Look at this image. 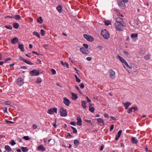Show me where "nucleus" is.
Listing matches in <instances>:
<instances>
[{"instance_id": "f257e3e1", "label": "nucleus", "mask_w": 152, "mask_h": 152, "mask_svg": "<svg viewBox=\"0 0 152 152\" xmlns=\"http://www.w3.org/2000/svg\"><path fill=\"white\" fill-rule=\"evenodd\" d=\"M115 26L116 30L119 31L123 30V27L126 26V24H119L118 23H115Z\"/></svg>"}, {"instance_id": "f03ea898", "label": "nucleus", "mask_w": 152, "mask_h": 152, "mask_svg": "<svg viewBox=\"0 0 152 152\" xmlns=\"http://www.w3.org/2000/svg\"><path fill=\"white\" fill-rule=\"evenodd\" d=\"M101 34L103 37L106 39H108L109 37V33L106 29L102 30Z\"/></svg>"}, {"instance_id": "7ed1b4c3", "label": "nucleus", "mask_w": 152, "mask_h": 152, "mask_svg": "<svg viewBox=\"0 0 152 152\" xmlns=\"http://www.w3.org/2000/svg\"><path fill=\"white\" fill-rule=\"evenodd\" d=\"M60 115L62 117H65L67 115L66 110L64 109L62 107H61L60 109Z\"/></svg>"}, {"instance_id": "20e7f679", "label": "nucleus", "mask_w": 152, "mask_h": 152, "mask_svg": "<svg viewBox=\"0 0 152 152\" xmlns=\"http://www.w3.org/2000/svg\"><path fill=\"white\" fill-rule=\"evenodd\" d=\"M83 37L85 39L89 42H92L94 40V37L90 35L84 34Z\"/></svg>"}, {"instance_id": "39448f33", "label": "nucleus", "mask_w": 152, "mask_h": 152, "mask_svg": "<svg viewBox=\"0 0 152 152\" xmlns=\"http://www.w3.org/2000/svg\"><path fill=\"white\" fill-rule=\"evenodd\" d=\"M19 59L20 61H23L25 63L30 65H33L34 63H31V61L24 58L20 56H19Z\"/></svg>"}, {"instance_id": "423d86ee", "label": "nucleus", "mask_w": 152, "mask_h": 152, "mask_svg": "<svg viewBox=\"0 0 152 152\" xmlns=\"http://www.w3.org/2000/svg\"><path fill=\"white\" fill-rule=\"evenodd\" d=\"M50 122H49V124H52L53 126L54 127V128H56L57 127L56 125V119L55 118H51Z\"/></svg>"}, {"instance_id": "0eeeda50", "label": "nucleus", "mask_w": 152, "mask_h": 152, "mask_svg": "<svg viewBox=\"0 0 152 152\" xmlns=\"http://www.w3.org/2000/svg\"><path fill=\"white\" fill-rule=\"evenodd\" d=\"M117 1L118 5L119 7L123 9L125 8V4L122 0H118Z\"/></svg>"}, {"instance_id": "6e6552de", "label": "nucleus", "mask_w": 152, "mask_h": 152, "mask_svg": "<svg viewBox=\"0 0 152 152\" xmlns=\"http://www.w3.org/2000/svg\"><path fill=\"white\" fill-rule=\"evenodd\" d=\"M30 74L31 76H37L39 74V72L38 71L34 69L33 70L30 71Z\"/></svg>"}, {"instance_id": "1a4fd4ad", "label": "nucleus", "mask_w": 152, "mask_h": 152, "mask_svg": "<svg viewBox=\"0 0 152 152\" xmlns=\"http://www.w3.org/2000/svg\"><path fill=\"white\" fill-rule=\"evenodd\" d=\"M17 83L20 86L23 85L24 83L23 79L21 77H19L17 79Z\"/></svg>"}, {"instance_id": "9d476101", "label": "nucleus", "mask_w": 152, "mask_h": 152, "mask_svg": "<svg viewBox=\"0 0 152 152\" xmlns=\"http://www.w3.org/2000/svg\"><path fill=\"white\" fill-rule=\"evenodd\" d=\"M57 108H54L48 110V113L53 114L54 113H57Z\"/></svg>"}, {"instance_id": "9b49d317", "label": "nucleus", "mask_w": 152, "mask_h": 152, "mask_svg": "<svg viewBox=\"0 0 152 152\" xmlns=\"http://www.w3.org/2000/svg\"><path fill=\"white\" fill-rule=\"evenodd\" d=\"M115 23H118L119 24H126L124 22L123 19L122 18L118 17L116 19Z\"/></svg>"}, {"instance_id": "f8f14e48", "label": "nucleus", "mask_w": 152, "mask_h": 152, "mask_svg": "<svg viewBox=\"0 0 152 152\" xmlns=\"http://www.w3.org/2000/svg\"><path fill=\"white\" fill-rule=\"evenodd\" d=\"M138 34L137 33L132 34L131 35V37L132 39L134 41H136L137 39Z\"/></svg>"}, {"instance_id": "ddd939ff", "label": "nucleus", "mask_w": 152, "mask_h": 152, "mask_svg": "<svg viewBox=\"0 0 152 152\" xmlns=\"http://www.w3.org/2000/svg\"><path fill=\"white\" fill-rule=\"evenodd\" d=\"M63 102L67 106H69L70 103L69 100L66 97L64 98Z\"/></svg>"}, {"instance_id": "4468645a", "label": "nucleus", "mask_w": 152, "mask_h": 152, "mask_svg": "<svg viewBox=\"0 0 152 152\" xmlns=\"http://www.w3.org/2000/svg\"><path fill=\"white\" fill-rule=\"evenodd\" d=\"M98 123L100 125L104 124V121L101 118H99L96 119Z\"/></svg>"}, {"instance_id": "2eb2a0df", "label": "nucleus", "mask_w": 152, "mask_h": 152, "mask_svg": "<svg viewBox=\"0 0 152 152\" xmlns=\"http://www.w3.org/2000/svg\"><path fill=\"white\" fill-rule=\"evenodd\" d=\"M80 51L84 54H87L88 53V50H85V48L83 47H81L80 49Z\"/></svg>"}, {"instance_id": "dca6fc26", "label": "nucleus", "mask_w": 152, "mask_h": 152, "mask_svg": "<svg viewBox=\"0 0 152 152\" xmlns=\"http://www.w3.org/2000/svg\"><path fill=\"white\" fill-rule=\"evenodd\" d=\"M77 124L79 126H81L82 122L81 118L80 117H78L77 118Z\"/></svg>"}, {"instance_id": "f3484780", "label": "nucleus", "mask_w": 152, "mask_h": 152, "mask_svg": "<svg viewBox=\"0 0 152 152\" xmlns=\"http://www.w3.org/2000/svg\"><path fill=\"white\" fill-rule=\"evenodd\" d=\"M37 150L41 151H44L45 150V148L42 145H40L38 147Z\"/></svg>"}, {"instance_id": "a211bd4d", "label": "nucleus", "mask_w": 152, "mask_h": 152, "mask_svg": "<svg viewBox=\"0 0 152 152\" xmlns=\"http://www.w3.org/2000/svg\"><path fill=\"white\" fill-rule=\"evenodd\" d=\"M117 58L119 59L121 62L123 63H124L126 61L122 57H121L120 56H117Z\"/></svg>"}, {"instance_id": "6ab92c4d", "label": "nucleus", "mask_w": 152, "mask_h": 152, "mask_svg": "<svg viewBox=\"0 0 152 152\" xmlns=\"http://www.w3.org/2000/svg\"><path fill=\"white\" fill-rule=\"evenodd\" d=\"M123 104L125 106V109H127L128 108L129 106L130 105H131L132 104L129 102L126 103H123Z\"/></svg>"}, {"instance_id": "aec40b11", "label": "nucleus", "mask_w": 152, "mask_h": 152, "mask_svg": "<svg viewBox=\"0 0 152 152\" xmlns=\"http://www.w3.org/2000/svg\"><path fill=\"white\" fill-rule=\"evenodd\" d=\"M109 72L111 77H112V78L113 77V76L115 75V72L112 69H110V70Z\"/></svg>"}, {"instance_id": "412c9836", "label": "nucleus", "mask_w": 152, "mask_h": 152, "mask_svg": "<svg viewBox=\"0 0 152 152\" xmlns=\"http://www.w3.org/2000/svg\"><path fill=\"white\" fill-rule=\"evenodd\" d=\"M86 102L85 101H82L81 102V105L82 107L84 109L86 108Z\"/></svg>"}, {"instance_id": "4be33fe9", "label": "nucleus", "mask_w": 152, "mask_h": 152, "mask_svg": "<svg viewBox=\"0 0 152 152\" xmlns=\"http://www.w3.org/2000/svg\"><path fill=\"white\" fill-rule=\"evenodd\" d=\"M72 98L73 100H76L78 98L77 94L75 93H72Z\"/></svg>"}, {"instance_id": "5701e85b", "label": "nucleus", "mask_w": 152, "mask_h": 152, "mask_svg": "<svg viewBox=\"0 0 152 152\" xmlns=\"http://www.w3.org/2000/svg\"><path fill=\"white\" fill-rule=\"evenodd\" d=\"M18 48L22 51L24 52V45L23 44H19Z\"/></svg>"}, {"instance_id": "b1692460", "label": "nucleus", "mask_w": 152, "mask_h": 152, "mask_svg": "<svg viewBox=\"0 0 152 152\" xmlns=\"http://www.w3.org/2000/svg\"><path fill=\"white\" fill-rule=\"evenodd\" d=\"M131 140L132 142L134 144H137L138 142V140L135 137H132Z\"/></svg>"}, {"instance_id": "393cba45", "label": "nucleus", "mask_w": 152, "mask_h": 152, "mask_svg": "<svg viewBox=\"0 0 152 152\" xmlns=\"http://www.w3.org/2000/svg\"><path fill=\"white\" fill-rule=\"evenodd\" d=\"M18 39L17 38H14L11 40V42L12 44H15L18 42Z\"/></svg>"}, {"instance_id": "a878e982", "label": "nucleus", "mask_w": 152, "mask_h": 152, "mask_svg": "<svg viewBox=\"0 0 152 152\" xmlns=\"http://www.w3.org/2000/svg\"><path fill=\"white\" fill-rule=\"evenodd\" d=\"M5 149L8 152L12 150L10 147L8 145L5 146Z\"/></svg>"}, {"instance_id": "bb28decb", "label": "nucleus", "mask_w": 152, "mask_h": 152, "mask_svg": "<svg viewBox=\"0 0 152 152\" xmlns=\"http://www.w3.org/2000/svg\"><path fill=\"white\" fill-rule=\"evenodd\" d=\"M56 9L59 12V13L61 12H62V11H61L62 7H61V6L60 5H58L56 7Z\"/></svg>"}, {"instance_id": "cd10ccee", "label": "nucleus", "mask_w": 152, "mask_h": 152, "mask_svg": "<svg viewBox=\"0 0 152 152\" xmlns=\"http://www.w3.org/2000/svg\"><path fill=\"white\" fill-rule=\"evenodd\" d=\"M13 26L14 28L18 29L19 27V24L17 23H13Z\"/></svg>"}, {"instance_id": "c85d7f7f", "label": "nucleus", "mask_w": 152, "mask_h": 152, "mask_svg": "<svg viewBox=\"0 0 152 152\" xmlns=\"http://www.w3.org/2000/svg\"><path fill=\"white\" fill-rule=\"evenodd\" d=\"M74 143L75 145L77 146L79 145L80 142L78 140H75L74 141Z\"/></svg>"}, {"instance_id": "c756f323", "label": "nucleus", "mask_w": 152, "mask_h": 152, "mask_svg": "<svg viewBox=\"0 0 152 152\" xmlns=\"http://www.w3.org/2000/svg\"><path fill=\"white\" fill-rule=\"evenodd\" d=\"M20 16L19 15H15L14 16V18L17 20H19L20 19Z\"/></svg>"}, {"instance_id": "7c9ffc66", "label": "nucleus", "mask_w": 152, "mask_h": 152, "mask_svg": "<svg viewBox=\"0 0 152 152\" xmlns=\"http://www.w3.org/2000/svg\"><path fill=\"white\" fill-rule=\"evenodd\" d=\"M33 34L34 35L37 36V37L39 38H40V34L38 32L36 31H34L33 32Z\"/></svg>"}, {"instance_id": "2f4dec72", "label": "nucleus", "mask_w": 152, "mask_h": 152, "mask_svg": "<svg viewBox=\"0 0 152 152\" xmlns=\"http://www.w3.org/2000/svg\"><path fill=\"white\" fill-rule=\"evenodd\" d=\"M22 151L23 152H27L28 151V149L27 147H22L21 148Z\"/></svg>"}, {"instance_id": "473e14b6", "label": "nucleus", "mask_w": 152, "mask_h": 152, "mask_svg": "<svg viewBox=\"0 0 152 152\" xmlns=\"http://www.w3.org/2000/svg\"><path fill=\"white\" fill-rule=\"evenodd\" d=\"M89 110L91 113H93L95 109L94 107H89Z\"/></svg>"}, {"instance_id": "72a5a7b5", "label": "nucleus", "mask_w": 152, "mask_h": 152, "mask_svg": "<svg viewBox=\"0 0 152 152\" xmlns=\"http://www.w3.org/2000/svg\"><path fill=\"white\" fill-rule=\"evenodd\" d=\"M42 21L43 20L41 17H39V18H38L37 21L40 23H42Z\"/></svg>"}, {"instance_id": "f704fd0d", "label": "nucleus", "mask_w": 152, "mask_h": 152, "mask_svg": "<svg viewBox=\"0 0 152 152\" xmlns=\"http://www.w3.org/2000/svg\"><path fill=\"white\" fill-rule=\"evenodd\" d=\"M124 64L128 68H129V69H131L132 68V67L129 65L126 62V61L125 62Z\"/></svg>"}, {"instance_id": "c9c22d12", "label": "nucleus", "mask_w": 152, "mask_h": 152, "mask_svg": "<svg viewBox=\"0 0 152 152\" xmlns=\"http://www.w3.org/2000/svg\"><path fill=\"white\" fill-rule=\"evenodd\" d=\"M4 27L5 28H6L7 29L10 30L12 29V28L10 25L8 26H5Z\"/></svg>"}, {"instance_id": "e433bc0d", "label": "nucleus", "mask_w": 152, "mask_h": 152, "mask_svg": "<svg viewBox=\"0 0 152 152\" xmlns=\"http://www.w3.org/2000/svg\"><path fill=\"white\" fill-rule=\"evenodd\" d=\"M11 60L12 59L10 58H7L4 60V62L5 63H7L9 61H11Z\"/></svg>"}, {"instance_id": "4c0bfd02", "label": "nucleus", "mask_w": 152, "mask_h": 152, "mask_svg": "<svg viewBox=\"0 0 152 152\" xmlns=\"http://www.w3.org/2000/svg\"><path fill=\"white\" fill-rule=\"evenodd\" d=\"M72 128L73 130V132L74 133H77V130L75 128V127L72 126L71 127Z\"/></svg>"}, {"instance_id": "58836bf2", "label": "nucleus", "mask_w": 152, "mask_h": 152, "mask_svg": "<svg viewBox=\"0 0 152 152\" xmlns=\"http://www.w3.org/2000/svg\"><path fill=\"white\" fill-rule=\"evenodd\" d=\"M41 34L42 36H44L45 34V31L43 29H41L40 30Z\"/></svg>"}, {"instance_id": "ea45409f", "label": "nucleus", "mask_w": 152, "mask_h": 152, "mask_svg": "<svg viewBox=\"0 0 152 152\" xmlns=\"http://www.w3.org/2000/svg\"><path fill=\"white\" fill-rule=\"evenodd\" d=\"M124 53L126 57H128L129 55V53L128 52L126 51H125L124 52Z\"/></svg>"}, {"instance_id": "a19ab883", "label": "nucleus", "mask_w": 152, "mask_h": 152, "mask_svg": "<svg viewBox=\"0 0 152 152\" xmlns=\"http://www.w3.org/2000/svg\"><path fill=\"white\" fill-rule=\"evenodd\" d=\"M51 71L53 75H55L56 74V72L54 69H51Z\"/></svg>"}, {"instance_id": "79ce46f5", "label": "nucleus", "mask_w": 152, "mask_h": 152, "mask_svg": "<svg viewBox=\"0 0 152 152\" xmlns=\"http://www.w3.org/2000/svg\"><path fill=\"white\" fill-rule=\"evenodd\" d=\"M23 138L26 140H28L29 139L28 136H24L23 137Z\"/></svg>"}, {"instance_id": "37998d69", "label": "nucleus", "mask_w": 152, "mask_h": 152, "mask_svg": "<svg viewBox=\"0 0 152 152\" xmlns=\"http://www.w3.org/2000/svg\"><path fill=\"white\" fill-rule=\"evenodd\" d=\"M10 143L11 145L12 146L16 144V143L14 140H12Z\"/></svg>"}, {"instance_id": "c03bdc74", "label": "nucleus", "mask_w": 152, "mask_h": 152, "mask_svg": "<svg viewBox=\"0 0 152 152\" xmlns=\"http://www.w3.org/2000/svg\"><path fill=\"white\" fill-rule=\"evenodd\" d=\"M145 58L146 60H149L150 58V56L148 55H145Z\"/></svg>"}, {"instance_id": "a18cd8bd", "label": "nucleus", "mask_w": 152, "mask_h": 152, "mask_svg": "<svg viewBox=\"0 0 152 152\" xmlns=\"http://www.w3.org/2000/svg\"><path fill=\"white\" fill-rule=\"evenodd\" d=\"M122 132V130H119L118 132V134H117L119 136H121V134Z\"/></svg>"}, {"instance_id": "49530a36", "label": "nucleus", "mask_w": 152, "mask_h": 152, "mask_svg": "<svg viewBox=\"0 0 152 152\" xmlns=\"http://www.w3.org/2000/svg\"><path fill=\"white\" fill-rule=\"evenodd\" d=\"M42 82V80L41 78H37V83H40Z\"/></svg>"}, {"instance_id": "de8ad7c7", "label": "nucleus", "mask_w": 152, "mask_h": 152, "mask_svg": "<svg viewBox=\"0 0 152 152\" xmlns=\"http://www.w3.org/2000/svg\"><path fill=\"white\" fill-rule=\"evenodd\" d=\"M83 46L86 49H88V45L85 44H83Z\"/></svg>"}, {"instance_id": "09e8293b", "label": "nucleus", "mask_w": 152, "mask_h": 152, "mask_svg": "<svg viewBox=\"0 0 152 152\" xmlns=\"http://www.w3.org/2000/svg\"><path fill=\"white\" fill-rule=\"evenodd\" d=\"M5 104L6 105H10L11 104V103L10 102L7 101L5 102Z\"/></svg>"}, {"instance_id": "8fccbe9b", "label": "nucleus", "mask_w": 152, "mask_h": 152, "mask_svg": "<svg viewBox=\"0 0 152 152\" xmlns=\"http://www.w3.org/2000/svg\"><path fill=\"white\" fill-rule=\"evenodd\" d=\"M80 87L82 88H84V85L83 83H81L80 85Z\"/></svg>"}, {"instance_id": "3c124183", "label": "nucleus", "mask_w": 152, "mask_h": 152, "mask_svg": "<svg viewBox=\"0 0 152 152\" xmlns=\"http://www.w3.org/2000/svg\"><path fill=\"white\" fill-rule=\"evenodd\" d=\"M132 107L130 108L127 111V112L128 113H130L132 112Z\"/></svg>"}, {"instance_id": "603ef678", "label": "nucleus", "mask_w": 152, "mask_h": 152, "mask_svg": "<svg viewBox=\"0 0 152 152\" xmlns=\"http://www.w3.org/2000/svg\"><path fill=\"white\" fill-rule=\"evenodd\" d=\"M105 24L107 26H108L109 24H110V21H105Z\"/></svg>"}, {"instance_id": "864d4df0", "label": "nucleus", "mask_w": 152, "mask_h": 152, "mask_svg": "<svg viewBox=\"0 0 152 152\" xmlns=\"http://www.w3.org/2000/svg\"><path fill=\"white\" fill-rule=\"evenodd\" d=\"M117 15L118 16H121L122 17H124V16L119 12L117 13Z\"/></svg>"}, {"instance_id": "5fc2aeb1", "label": "nucleus", "mask_w": 152, "mask_h": 152, "mask_svg": "<svg viewBox=\"0 0 152 152\" xmlns=\"http://www.w3.org/2000/svg\"><path fill=\"white\" fill-rule=\"evenodd\" d=\"M84 120L86 122L88 123L91 124V121L90 120H86V119H85Z\"/></svg>"}, {"instance_id": "6e6d98bb", "label": "nucleus", "mask_w": 152, "mask_h": 152, "mask_svg": "<svg viewBox=\"0 0 152 152\" xmlns=\"http://www.w3.org/2000/svg\"><path fill=\"white\" fill-rule=\"evenodd\" d=\"M86 59L88 61H91L92 59V58L90 57H87Z\"/></svg>"}, {"instance_id": "4d7b16f0", "label": "nucleus", "mask_w": 152, "mask_h": 152, "mask_svg": "<svg viewBox=\"0 0 152 152\" xmlns=\"http://www.w3.org/2000/svg\"><path fill=\"white\" fill-rule=\"evenodd\" d=\"M20 68L25 69H27V67L25 66H22L20 67Z\"/></svg>"}, {"instance_id": "13d9d810", "label": "nucleus", "mask_w": 152, "mask_h": 152, "mask_svg": "<svg viewBox=\"0 0 152 152\" xmlns=\"http://www.w3.org/2000/svg\"><path fill=\"white\" fill-rule=\"evenodd\" d=\"M114 127V126L112 124L111 125V127H110V131H111L113 129Z\"/></svg>"}, {"instance_id": "bf43d9fd", "label": "nucleus", "mask_w": 152, "mask_h": 152, "mask_svg": "<svg viewBox=\"0 0 152 152\" xmlns=\"http://www.w3.org/2000/svg\"><path fill=\"white\" fill-rule=\"evenodd\" d=\"M120 137V136H118V135H117L116 136H115V140L117 141L118 140V138Z\"/></svg>"}, {"instance_id": "052dcab7", "label": "nucleus", "mask_w": 152, "mask_h": 152, "mask_svg": "<svg viewBox=\"0 0 152 152\" xmlns=\"http://www.w3.org/2000/svg\"><path fill=\"white\" fill-rule=\"evenodd\" d=\"M7 107H5L3 110L4 113H7Z\"/></svg>"}, {"instance_id": "680f3d73", "label": "nucleus", "mask_w": 152, "mask_h": 152, "mask_svg": "<svg viewBox=\"0 0 152 152\" xmlns=\"http://www.w3.org/2000/svg\"><path fill=\"white\" fill-rule=\"evenodd\" d=\"M121 144V147H122L123 148H124L125 147L123 143H121L120 144Z\"/></svg>"}, {"instance_id": "e2e57ef3", "label": "nucleus", "mask_w": 152, "mask_h": 152, "mask_svg": "<svg viewBox=\"0 0 152 152\" xmlns=\"http://www.w3.org/2000/svg\"><path fill=\"white\" fill-rule=\"evenodd\" d=\"M75 87L76 89L79 91V92L80 91V90L79 89V87L77 86H76Z\"/></svg>"}, {"instance_id": "0e129e2a", "label": "nucleus", "mask_w": 152, "mask_h": 152, "mask_svg": "<svg viewBox=\"0 0 152 152\" xmlns=\"http://www.w3.org/2000/svg\"><path fill=\"white\" fill-rule=\"evenodd\" d=\"M6 122L7 124H11L13 123V122L11 121H10L7 120H6Z\"/></svg>"}, {"instance_id": "69168bd1", "label": "nucleus", "mask_w": 152, "mask_h": 152, "mask_svg": "<svg viewBox=\"0 0 152 152\" xmlns=\"http://www.w3.org/2000/svg\"><path fill=\"white\" fill-rule=\"evenodd\" d=\"M70 124L72 125L75 126L76 124L75 122H70Z\"/></svg>"}, {"instance_id": "338daca9", "label": "nucleus", "mask_w": 152, "mask_h": 152, "mask_svg": "<svg viewBox=\"0 0 152 152\" xmlns=\"http://www.w3.org/2000/svg\"><path fill=\"white\" fill-rule=\"evenodd\" d=\"M132 109H134V111L136 110H137V106H135L134 107H132Z\"/></svg>"}, {"instance_id": "774afa93", "label": "nucleus", "mask_w": 152, "mask_h": 152, "mask_svg": "<svg viewBox=\"0 0 152 152\" xmlns=\"http://www.w3.org/2000/svg\"><path fill=\"white\" fill-rule=\"evenodd\" d=\"M110 118L111 119H112V120H116V119L113 116H111L110 117Z\"/></svg>"}]
</instances>
